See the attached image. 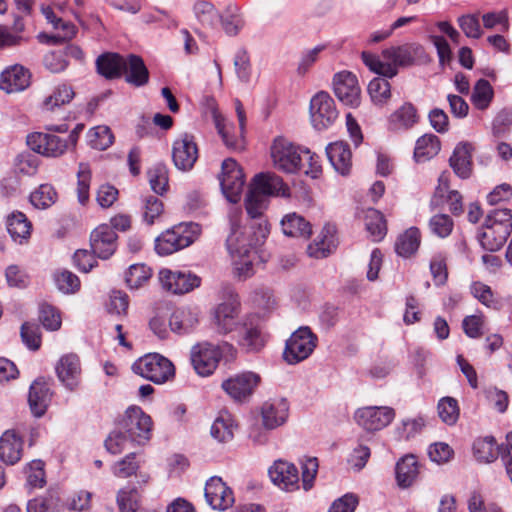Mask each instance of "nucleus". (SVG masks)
Listing matches in <instances>:
<instances>
[{"label":"nucleus","instance_id":"1","mask_svg":"<svg viewBox=\"0 0 512 512\" xmlns=\"http://www.w3.org/2000/svg\"><path fill=\"white\" fill-rule=\"evenodd\" d=\"M231 232L226 240L227 249L232 256L248 257L262 245L269 234V226L263 216L250 218V223L242 226V211L232 208L229 212Z\"/></svg>","mask_w":512,"mask_h":512},{"label":"nucleus","instance_id":"2","mask_svg":"<svg viewBox=\"0 0 512 512\" xmlns=\"http://www.w3.org/2000/svg\"><path fill=\"white\" fill-rule=\"evenodd\" d=\"M289 197L290 189L283 179L272 172L260 173L253 182L245 199V207L250 218H259L267 207V197Z\"/></svg>","mask_w":512,"mask_h":512},{"label":"nucleus","instance_id":"3","mask_svg":"<svg viewBox=\"0 0 512 512\" xmlns=\"http://www.w3.org/2000/svg\"><path fill=\"white\" fill-rule=\"evenodd\" d=\"M512 232V211L510 209H494L489 212L479 234L483 249L498 251L507 241Z\"/></svg>","mask_w":512,"mask_h":512},{"label":"nucleus","instance_id":"4","mask_svg":"<svg viewBox=\"0 0 512 512\" xmlns=\"http://www.w3.org/2000/svg\"><path fill=\"white\" fill-rule=\"evenodd\" d=\"M235 356L236 349L228 342L219 345L203 342L192 347L190 361L198 375L209 376L215 371L221 358L230 361Z\"/></svg>","mask_w":512,"mask_h":512},{"label":"nucleus","instance_id":"5","mask_svg":"<svg viewBox=\"0 0 512 512\" xmlns=\"http://www.w3.org/2000/svg\"><path fill=\"white\" fill-rule=\"evenodd\" d=\"M200 233L196 223H180L166 230L155 240V251L161 256L171 255L191 245Z\"/></svg>","mask_w":512,"mask_h":512},{"label":"nucleus","instance_id":"6","mask_svg":"<svg viewBox=\"0 0 512 512\" xmlns=\"http://www.w3.org/2000/svg\"><path fill=\"white\" fill-rule=\"evenodd\" d=\"M132 370L155 384H163L175 375L173 363L158 353L146 354L139 358L133 363Z\"/></svg>","mask_w":512,"mask_h":512},{"label":"nucleus","instance_id":"7","mask_svg":"<svg viewBox=\"0 0 512 512\" xmlns=\"http://www.w3.org/2000/svg\"><path fill=\"white\" fill-rule=\"evenodd\" d=\"M302 153L303 148L281 136L274 139L270 148L273 166L289 174L296 173L302 168Z\"/></svg>","mask_w":512,"mask_h":512},{"label":"nucleus","instance_id":"8","mask_svg":"<svg viewBox=\"0 0 512 512\" xmlns=\"http://www.w3.org/2000/svg\"><path fill=\"white\" fill-rule=\"evenodd\" d=\"M316 344L317 336L311 329L300 327L286 341L283 357L287 363L297 364L311 355Z\"/></svg>","mask_w":512,"mask_h":512},{"label":"nucleus","instance_id":"9","mask_svg":"<svg viewBox=\"0 0 512 512\" xmlns=\"http://www.w3.org/2000/svg\"><path fill=\"white\" fill-rule=\"evenodd\" d=\"M153 421L140 407H129L125 412L122 428L129 439L138 444H144L152 435Z\"/></svg>","mask_w":512,"mask_h":512},{"label":"nucleus","instance_id":"10","mask_svg":"<svg viewBox=\"0 0 512 512\" xmlns=\"http://www.w3.org/2000/svg\"><path fill=\"white\" fill-rule=\"evenodd\" d=\"M221 170L219 177L221 190L229 202L237 203L245 185L242 168L234 159L227 158L222 162Z\"/></svg>","mask_w":512,"mask_h":512},{"label":"nucleus","instance_id":"11","mask_svg":"<svg viewBox=\"0 0 512 512\" xmlns=\"http://www.w3.org/2000/svg\"><path fill=\"white\" fill-rule=\"evenodd\" d=\"M338 117L333 98L325 91L315 94L310 100V118L313 127L323 130L331 126Z\"/></svg>","mask_w":512,"mask_h":512},{"label":"nucleus","instance_id":"12","mask_svg":"<svg viewBox=\"0 0 512 512\" xmlns=\"http://www.w3.org/2000/svg\"><path fill=\"white\" fill-rule=\"evenodd\" d=\"M28 146L38 154L57 158L69 148L68 141L53 133L34 132L27 136Z\"/></svg>","mask_w":512,"mask_h":512},{"label":"nucleus","instance_id":"13","mask_svg":"<svg viewBox=\"0 0 512 512\" xmlns=\"http://www.w3.org/2000/svg\"><path fill=\"white\" fill-rule=\"evenodd\" d=\"M395 417V411L387 406H368L360 408L355 413L359 426L367 431H378L388 426Z\"/></svg>","mask_w":512,"mask_h":512},{"label":"nucleus","instance_id":"14","mask_svg":"<svg viewBox=\"0 0 512 512\" xmlns=\"http://www.w3.org/2000/svg\"><path fill=\"white\" fill-rule=\"evenodd\" d=\"M260 376L247 371L223 381L222 388L234 400L242 402L248 399L260 383Z\"/></svg>","mask_w":512,"mask_h":512},{"label":"nucleus","instance_id":"15","mask_svg":"<svg viewBox=\"0 0 512 512\" xmlns=\"http://www.w3.org/2000/svg\"><path fill=\"white\" fill-rule=\"evenodd\" d=\"M333 90L336 97L344 105L357 107L360 104V87L357 77L349 72L342 71L335 74L333 79Z\"/></svg>","mask_w":512,"mask_h":512},{"label":"nucleus","instance_id":"16","mask_svg":"<svg viewBox=\"0 0 512 512\" xmlns=\"http://www.w3.org/2000/svg\"><path fill=\"white\" fill-rule=\"evenodd\" d=\"M159 280L164 289L174 294L188 293L194 288L199 287L200 278L190 272H173L163 269L159 272Z\"/></svg>","mask_w":512,"mask_h":512},{"label":"nucleus","instance_id":"17","mask_svg":"<svg viewBox=\"0 0 512 512\" xmlns=\"http://www.w3.org/2000/svg\"><path fill=\"white\" fill-rule=\"evenodd\" d=\"M172 159L175 167L181 171L193 168L198 159V147L192 135L184 134L174 142Z\"/></svg>","mask_w":512,"mask_h":512},{"label":"nucleus","instance_id":"18","mask_svg":"<svg viewBox=\"0 0 512 512\" xmlns=\"http://www.w3.org/2000/svg\"><path fill=\"white\" fill-rule=\"evenodd\" d=\"M118 236L108 225L101 224L90 235L91 249L98 258L108 259L117 249Z\"/></svg>","mask_w":512,"mask_h":512},{"label":"nucleus","instance_id":"19","mask_svg":"<svg viewBox=\"0 0 512 512\" xmlns=\"http://www.w3.org/2000/svg\"><path fill=\"white\" fill-rule=\"evenodd\" d=\"M205 499L214 510L221 511L234 503L232 490L218 476H213L206 482Z\"/></svg>","mask_w":512,"mask_h":512},{"label":"nucleus","instance_id":"20","mask_svg":"<svg viewBox=\"0 0 512 512\" xmlns=\"http://www.w3.org/2000/svg\"><path fill=\"white\" fill-rule=\"evenodd\" d=\"M424 54V48L420 44L406 43L400 46H392L382 51L383 59L394 68L411 66L416 59Z\"/></svg>","mask_w":512,"mask_h":512},{"label":"nucleus","instance_id":"21","mask_svg":"<svg viewBox=\"0 0 512 512\" xmlns=\"http://www.w3.org/2000/svg\"><path fill=\"white\" fill-rule=\"evenodd\" d=\"M240 303L231 298L220 303L214 310L213 319L218 332L227 334L234 331L239 324Z\"/></svg>","mask_w":512,"mask_h":512},{"label":"nucleus","instance_id":"22","mask_svg":"<svg viewBox=\"0 0 512 512\" xmlns=\"http://www.w3.org/2000/svg\"><path fill=\"white\" fill-rule=\"evenodd\" d=\"M271 481L280 489L294 491L299 488V472L290 462L277 460L268 471Z\"/></svg>","mask_w":512,"mask_h":512},{"label":"nucleus","instance_id":"23","mask_svg":"<svg viewBox=\"0 0 512 512\" xmlns=\"http://www.w3.org/2000/svg\"><path fill=\"white\" fill-rule=\"evenodd\" d=\"M289 403L284 398L269 399L261 406L263 426L268 430L282 426L288 418Z\"/></svg>","mask_w":512,"mask_h":512},{"label":"nucleus","instance_id":"24","mask_svg":"<svg viewBox=\"0 0 512 512\" xmlns=\"http://www.w3.org/2000/svg\"><path fill=\"white\" fill-rule=\"evenodd\" d=\"M30 72L21 65H13L5 69L0 76V89L6 93L25 90L30 85Z\"/></svg>","mask_w":512,"mask_h":512},{"label":"nucleus","instance_id":"25","mask_svg":"<svg viewBox=\"0 0 512 512\" xmlns=\"http://www.w3.org/2000/svg\"><path fill=\"white\" fill-rule=\"evenodd\" d=\"M56 373L59 380L70 390H73L79 382L81 366L76 354H67L60 358L56 365Z\"/></svg>","mask_w":512,"mask_h":512},{"label":"nucleus","instance_id":"26","mask_svg":"<svg viewBox=\"0 0 512 512\" xmlns=\"http://www.w3.org/2000/svg\"><path fill=\"white\" fill-rule=\"evenodd\" d=\"M327 157L333 168L341 175L346 176L352 167V153L349 145L344 141L330 143L326 147Z\"/></svg>","mask_w":512,"mask_h":512},{"label":"nucleus","instance_id":"27","mask_svg":"<svg viewBox=\"0 0 512 512\" xmlns=\"http://www.w3.org/2000/svg\"><path fill=\"white\" fill-rule=\"evenodd\" d=\"M419 468L420 465L414 455L408 454L400 458L395 466L397 485L402 489L412 486L419 475Z\"/></svg>","mask_w":512,"mask_h":512},{"label":"nucleus","instance_id":"28","mask_svg":"<svg viewBox=\"0 0 512 512\" xmlns=\"http://www.w3.org/2000/svg\"><path fill=\"white\" fill-rule=\"evenodd\" d=\"M472 149V145L469 143H459L449 159L453 171L462 179H466L471 175Z\"/></svg>","mask_w":512,"mask_h":512},{"label":"nucleus","instance_id":"29","mask_svg":"<svg viewBox=\"0 0 512 512\" xmlns=\"http://www.w3.org/2000/svg\"><path fill=\"white\" fill-rule=\"evenodd\" d=\"M335 228L326 225L313 243L308 245L307 252L314 258H325L336 248Z\"/></svg>","mask_w":512,"mask_h":512},{"label":"nucleus","instance_id":"30","mask_svg":"<svg viewBox=\"0 0 512 512\" xmlns=\"http://www.w3.org/2000/svg\"><path fill=\"white\" fill-rule=\"evenodd\" d=\"M96 67L99 74L107 79H114L127 70V62L117 53H104L97 58Z\"/></svg>","mask_w":512,"mask_h":512},{"label":"nucleus","instance_id":"31","mask_svg":"<svg viewBox=\"0 0 512 512\" xmlns=\"http://www.w3.org/2000/svg\"><path fill=\"white\" fill-rule=\"evenodd\" d=\"M22 439L15 431H6L0 438V458L8 464H15L21 459Z\"/></svg>","mask_w":512,"mask_h":512},{"label":"nucleus","instance_id":"32","mask_svg":"<svg viewBox=\"0 0 512 512\" xmlns=\"http://www.w3.org/2000/svg\"><path fill=\"white\" fill-rule=\"evenodd\" d=\"M418 119L415 106L411 103H404L390 115L388 127L392 131L408 130L418 122Z\"/></svg>","mask_w":512,"mask_h":512},{"label":"nucleus","instance_id":"33","mask_svg":"<svg viewBox=\"0 0 512 512\" xmlns=\"http://www.w3.org/2000/svg\"><path fill=\"white\" fill-rule=\"evenodd\" d=\"M50 397L49 388L44 382L36 380L31 384L28 402L34 416L41 417L44 415L50 402Z\"/></svg>","mask_w":512,"mask_h":512},{"label":"nucleus","instance_id":"34","mask_svg":"<svg viewBox=\"0 0 512 512\" xmlns=\"http://www.w3.org/2000/svg\"><path fill=\"white\" fill-rule=\"evenodd\" d=\"M199 322V314L190 308H179L170 317L169 325L178 334L191 332Z\"/></svg>","mask_w":512,"mask_h":512},{"label":"nucleus","instance_id":"35","mask_svg":"<svg viewBox=\"0 0 512 512\" xmlns=\"http://www.w3.org/2000/svg\"><path fill=\"white\" fill-rule=\"evenodd\" d=\"M282 231L290 237L308 238L312 233L311 224L301 215L293 212L285 215L281 221Z\"/></svg>","mask_w":512,"mask_h":512},{"label":"nucleus","instance_id":"36","mask_svg":"<svg viewBox=\"0 0 512 512\" xmlns=\"http://www.w3.org/2000/svg\"><path fill=\"white\" fill-rule=\"evenodd\" d=\"M126 62L127 70L123 72L125 73V80L136 87L145 85L149 80V71L142 58L131 54Z\"/></svg>","mask_w":512,"mask_h":512},{"label":"nucleus","instance_id":"37","mask_svg":"<svg viewBox=\"0 0 512 512\" xmlns=\"http://www.w3.org/2000/svg\"><path fill=\"white\" fill-rule=\"evenodd\" d=\"M7 230L14 241L22 243L30 237L31 223L24 213L16 211L7 217Z\"/></svg>","mask_w":512,"mask_h":512},{"label":"nucleus","instance_id":"38","mask_svg":"<svg viewBox=\"0 0 512 512\" xmlns=\"http://www.w3.org/2000/svg\"><path fill=\"white\" fill-rule=\"evenodd\" d=\"M502 446H497L493 437H485L475 440L473 444V453L477 461L490 463L502 456Z\"/></svg>","mask_w":512,"mask_h":512},{"label":"nucleus","instance_id":"39","mask_svg":"<svg viewBox=\"0 0 512 512\" xmlns=\"http://www.w3.org/2000/svg\"><path fill=\"white\" fill-rule=\"evenodd\" d=\"M440 148V141L436 135L425 134L416 142L414 158L417 162H426L436 156Z\"/></svg>","mask_w":512,"mask_h":512},{"label":"nucleus","instance_id":"40","mask_svg":"<svg viewBox=\"0 0 512 512\" xmlns=\"http://www.w3.org/2000/svg\"><path fill=\"white\" fill-rule=\"evenodd\" d=\"M419 245L420 231L416 227H411L397 238L395 251L402 257H409L417 251Z\"/></svg>","mask_w":512,"mask_h":512},{"label":"nucleus","instance_id":"41","mask_svg":"<svg viewBox=\"0 0 512 512\" xmlns=\"http://www.w3.org/2000/svg\"><path fill=\"white\" fill-rule=\"evenodd\" d=\"M234 421L227 412L220 413L211 426V436L218 442H228L234 437Z\"/></svg>","mask_w":512,"mask_h":512},{"label":"nucleus","instance_id":"42","mask_svg":"<svg viewBox=\"0 0 512 512\" xmlns=\"http://www.w3.org/2000/svg\"><path fill=\"white\" fill-rule=\"evenodd\" d=\"M365 227L373 241H380L387 232L386 221L383 214L376 209H368L365 214Z\"/></svg>","mask_w":512,"mask_h":512},{"label":"nucleus","instance_id":"43","mask_svg":"<svg viewBox=\"0 0 512 512\" xmlns=\"http://www.w3.org/2000/svg\"><path fill=\"white\" fill-rule=\"evenodd\" d=\"M74 91L71 86L62 84L57 86L51 95L46 97L42 103V109L53 111L56 107L68 104L74 98Z\"/></svg>","mask_w":512,"mask_h":512},{"label":"nucleus","instance_id":"44","mask_svg":"<svg viewBox=\"0 0 512 512\" xmlns=\"http://www.w3.org/2000/svg\"><path fill=\"white\" fill-rule=\"evenodd\" d=\"M493 88L488 80L479 79L471 95V101L473 105L479 110H485L489 107L493 99Z\"/></svg>","mask_w":512,"mask_h":512},{"label":"nucleus","instance_id":"45","mask_svg":"<svg viewBox=\"0 0 512 512\" xmlns=\"http://www.w3.org/2000/svg\"><path fill=\"white\" fill-rule=\"evenodd\" d=\"M152 270L143 263L133 264L125 274V281L130 289H138L149 281Z\"/></svg>","mask_w":512,"mask_h":512},{"label":"nucleus","instance_id":"46","mask_svg":"<svg viewBox=\"0 0 512 512\" xmlns=\"http://www.w3.org/2000/svg\"><path fill=\"white\" fill-rule=\"evenodd\" d=\"M193 11L198 22L204 27L213 28L220 19L218 11L207 1L196 2Z\"/></svg>","mask_w":512,"mask_h":512},{"label":"nucleus","instance_id":"47","mask_svg":"<svg viewBox=\"0 0 512 512\" xmlns=\"http://www.w3.org/2000/svg\"><path fill=\"white\" fill-rule=\"evenodd\" d=\"M87 141L93 149L105 150L113 144L114 136L109 127L96 126L89 130Z\"/></svg>","mask_w":512,"mask_h":512},{"label":"nucleus","instance_id":"48","mask_svg":"<svg viewBox=\"0 0 512 512\" xmlns=\"http://www.w3.org/2000/svg\"><path fill=\"white\" fill-rule=\"evenodd\" d=\"M437 411L440 419L447 425H454L460 415L458 401L453 397H443L439 400Z\"/></svg>","mask_w":512,"mask_h":512},{"label":"nucleus","instance_id":"49","mask_svg":"<svg viewBox=\"0 0 512 512\" xmlns=\"http://www.w3.org/2000/svg\"><path fill=\"white\" fill-rule=\"evenodd\" d=\"M151 189L162 195L168 188V169L165 164L157 163L148 171Z\"/></svg>","mask_w":512,"mask_h":512},{"label":"nucleus","instance_id":"50","mask_svg":"<svg viewBox=\"0 0 512 512\" xmlns=\"http://www.w3.org/2000/svg\"><path fill=\"white\" fill-rule=\"evenodd\" d=\"M362 60L371 71L381 76L393 78L398 73L393 64L387 63L386 60L382 61L378 56L369 52H362Z\"/></svg>","mask_w":512,"mask_h":512},{"label":"nucleus","instance_id":"51","mask_svg":"<svg viewBox=\"0 0 512 512\" xmlns=\"http://www.w3.org/2000/svg\"><path fill=\"white\" fill-rule=\"evenodd\" d=\"M92 172L87 163H79L77 171V197L80 204L85 205L89 200V189Z\"/></svg>","mask_w":512,"mask_h":512},{"label":"nucleus","instance_id":"52","mask_svg":"<svg viewBox=\"0 0 512 512\" xmlns=\"http://www.w3.org/2000/svg\"><path fill=\"white\" fill-rule=\"evenodd\" d=\"M368 93L375 104H383L391 97L390 83L384 78L376 77L370 81Z\"/></svg>","mask_w":512,"mask_h":512},{"label":"nucleus","instance_id":"53","mask_svg":"<svg viewBox=\"0 0 512 512\" xmlns=\"http://www.w3.org/2000/svg\"><path fill=\"white\" fill-rule=\"evenodd\" d=\"M56 198L55 189L49 184H43L30 195V202L36 208L46 209L55 203Z\"/></svg>","mask_w":512,"mask_h":512},{"label":"nucleus","instance_id":"54","mask_svg":"<svg viewBox=\"0 0 512 512\" xmlns=\"http://www.w3.org/2000/svg\"><path fill=\"white\" fill-rule=\"evenodd\" d=\"M138 491L135 486H127L121 489L117 495V503L120 512H136L138 508Z\"/></svg>","mask_w":512,"mask_h":512},{"label":"nucleus","instance_id":"55","mask_svg":"<svg viewBox=\"0 0 512 512\" xmlns=\"http://www.w3.org/2000/svg\"><path fill=\"white\" fill-rule=\"evenodd\" d=\"M138 469L139 463L136 461V454L129 453L123 459L113 465L112 472L116 477L128 478L136 474Z\"/></svg>","mask_w":512,"mask_h":512},{"label":"nucleus","instance_id":"56","mask_svg":"<svg viewBox=\"0 0 512 512\" xmlns=\"http://www.w3.org/2000/svg\"><path fill=\"white\" fill-rule=\"evenodd\" d=\"M27 485L30 488H42L45 484L44 463L41 460H33L25 469Z\"/></svg>","mask_w":512,"mask_h":512},{"label":"nucleus","instance_id":"57","mask_svg":"<svg viewBox=\"0 0 512 512\" xmlns=\"http://www.w3.org/2000/svg\"><path fill=\"white\" fill-rule=\"evenodd\" d=\"M39 320L43 327L50 331H56L61 326L60 314L53 306L46 303L40 305Z\"/></svg>","mask_w":512,"mask_h":512},{"label":"nucleus","instance_id":"58","mask_svg":"<svg viewBox=\"0 0 512 512\" xmlns=\"http://www.w3.org/2000/svg\"><path fill=\"white\" fill-rule=\"evenodd\" d=\"M318 468L319 464L316 457H307L301 461L302 486L305 491H309L314 486Z\"/></svg>","mask_w":512,"mask_h":512},{"label":"nucleus","instance_id":"59","mask_svg":"<svg viewBox=\"0 0 512 512\" xmlns=\"http://www.w3.org/2000/svg\"><path fill=\"white\" fill-rule=\"evenodd\" d=\"M54 280L57 288L63 293H74L80 287L79 278L67 270L55 273Z\"/></svg>","mask_w":512,"mask_h":512},{"label":"nucleus","instance_id":"60","mask_svg":"<svg viewBox=\"0 0 512 512\" xmlns=\"http://www.w3.org/2000/svg\"><path fill=\"white\" fill-rule=\"evenodd\" d=\"M39 166V158L32 153L19 154L15 160V170L23 175H34Z\"/></svg>","mask_w":512,"mask_h":512},{"label":"nucleus","instance_id":"61","mask_svg":"<svg viewBox=\"0 0 512 512\" xmlns=\"http://www.w3.org/2000/svg\"><path fill=\"white\" fill-rule=\"evenodd\" d=\"M423 427L424 419L422 417L406 419L396 428V434L399 440H409L418 434Z\"/></svg>","mask_w":512,"mask_h":512},{"label":"nucleus","instance_id":"62","mask_svg":"<svg viewBox=\"0 0 512 512\" xmlns=\"http://www.w3.org/2000/svg\"><path fill=\"white\" fill-rule=\"evenodd\" d=\"M223 30L229 36H235L239 33L244 25L241 15L238 13V8L234 7L229 9L227 14L221 17Z\"/></svg>","mask_w":512,"mask_h":512},{"label":"nucleus","instance_id":"63","mask_svg":"<svg viewBox=\"0 0 512 512\" xmlns=\"http://www.w3.org/2000/svg\"><path fill=\"white\" fill-rule=\"evenodd\" d=\"M163 212V203L156 196L149 195L143 200V219L148 224H153Z\"/></svg>","mask_w":512,"mask_h":512},{"label":"nucleus","instance_id":"64","mask_svg":"<svg viewBox=\"0 0 512 512\" xmlns=\"http://www.w3.org/2000/svg\"><path fill=\"white\" fill-rule=\"evenodd\" d=\"M429 227L433 234L445 238L452 232L453 220L446 214H437L430 219Z\"/></svg>","mask_w":512,"mask_h":512}]
</instances>
